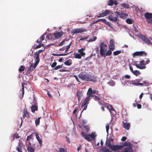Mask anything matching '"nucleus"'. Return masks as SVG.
I'll use <instances>...</instances> for the list:
<instances>
[{
  "instance_id": "nucleus-27",
  "label": "nucleus",
  "mask_w": 152,
  "mask_h": 152,
  "mask_svg": "<svg viewBox=\"0 0 152 152\" xmlns=\"http://www.w3.org/2000/svg\"><path fill=\"white\" fill-rule=\"evenodd\" d=\"M145 16L147 19V20L151 18L152 17V14L151 13H148V12H146L145 14Z\"/></svg>"
},
{
  "instance_id": "nucleus-39",
  "label": "nucleus",
  "mask_w": 152,
  "mask_h": 152,
  "mask_svg": "<svg viewBox=\"0 0 152 152\" xmlns=\"http://www.w3.org/2000/svg\"><path fill=\"white\" fill-rule=\"evenodd\" d=\"M45 50V48H43L42 49L40 50H39V51L35 53L39 55L40 53L42 52H44Z\"/></svg>"
},
{
  "instance_id": "nucleus-60",
  "label": "nucleus",
  "mask_w": 152,
  "mask_h": 152,
  "mask_svg": "<svg viewBox=\"0 0 152 152\" xmlns=\"http://www.w3.org/2000/svg\"><path fill=\"white\" fill-rule=\"evenodd\" d=\"M88 96L86 97V99H87L88 101H89V100L90 99V97L91 96H91V95H88Z\"/></svg>"
},
{
  "instance_id": "nucleus-54",
  "label": "nucleus",
  "mask_w": 152,
  "mask_h": 152,
  "mask_svg": "<svg viewBox=\"0 0 152 152\" xmlns=\"http://www.w3.org/2000/svg\"><path fill=\"white\" fill-rule=\"evenodd\" d=\"M14 138L18 139L20 138V137L18 134H15L14 135Z\"/></svg>"
},
{
  "instance_id": "nucleus-48",
  "label": "nucleus",
  "mask_w": 152,
  "mask_h": 152,
  "mask_svg": "<svg viewBox=\"0 0 152 152\" xmlns=\"http://www.w3.org/2000/svg\"><path fill=\"white\" fill-rule=\"evenodd\" d=\"M97 39V37L96 36H95L93 37V39H90L88 41L89 42H92L94 41H95Z\"/></svg>"
},
{
  "instance_id": "nucleus-52",
  "label": "nucleus",
  "mask_w": 152,
  "mask_h": 152,
  "mask_svg": "<svg viewBox=\"0 0 152 152\" xmlns=\"http://www.w3.org/2000/svg\"><path fill=\"white\" fill-rule=\"evenodd\" d=\"M62 67V65H59L56 66L55 68L54 69L56 70L58 69H60Z\"/></svg>"
},
{
  "instance_id": "nucleus-61",
  "label": "nucleus",
  "mask_w": 152,
  "mask_h": 152,
  "mask_svg": "<svg viewBox=\"0 0 152 152\" xmlns=\"http://www.w3.org/2000/svg\"><path fill=\"white\" fill-rule=\"evenodd\" d=\"M69 53H67L66 54H58V56H64L69 54Z\"/></svg>"
},
{
  "instance_id": "nucleus-2",
  "label": "nucleus",
  "mask_w": 152,
  "mask_h": 152,
  "mask_svg": "<svg viewBox=\"0 0 152 152\" xmlns=\"http://www.w3.org/2000/svg\"><path fill=\"white\" fill-rule=\"evenodd\" d=\"M81 135L84 138L88 141H91L94 140L96 136V134L95 132H92L91 134H88L84 132H82Z\"/></svg>"
},
{
  "instance_id": "nucleus-21",
  "label": "nucleus",
  "mask_w": 152,
  "mask_h": 152,
  "mask_svg": "<svg viewBox=\"0 0 152 152\" xmlns=\"http://www.w3.org/2000/svg\"><path fill=\"white\" fill-rule=\"evenodd\" d=\"M95 93V90H93L91 88H89L88 90L87 94V95H90L93 96L92 95V94H94Z\"/></svg>"
},
{
  "instance_id": "nucleus-33",
  "label": "nucleus",
  "mask_w": 152,
  "mask_h": 152,
  "mask_svg": "<svg viewBox=\"0 0 152 152\" xmlns=\"http://www.w3.org/2000/svg\"><path fill=\"white\" fill-rule=\"evenodd\" d=\"M25 67L24 66H21L19 69V71L21 72L25 70Z\"/></svg>"
},
{
  "instance_id": "nucleus-43",
  "label": "nucleus",
  "mask_w": 152,
  "mask_h": 152,
  "mask_svg": "<svg viewBox=\"0 0 152 152\" xmlns=\"http://www.w3.org/2000/svg\"><path fill=\"white\" fill-rule=\"evenodd\" d=\"M22 147L18 146L16 148V149L18 152H22Z\"/></svg>"
},
{
  "instance_id": "nucleus-36",
  "label": "nucleus",
  "mask_w": 152,
  "mask_h": 152,
  "mask_svg": "<svg viewBox=\"0 0 152 152\" xmlns=\"http://www.w3.org/2000/svg\"><path fill=\"white\" fill-rule=\"evenodd\" d=\"M108 5L110 6H113L114 4V1L113 0H109L108 2Z\"/></svg>"
},
{
  "instance_id": "nucleus-51",
  "label": "nucleus",
  "mask_w": 152,
  "mask_h": 152,
  "mask_svg": "<svg viewBox=\"0 0 152 152\" xmlns=\"http://www.w3.org/2000/svg\"><path fill=\"white\" fill-rule=\"evenodd\" d=\"M86 130V132H88L89 130V127L88 126H84Z\"/></svg>"
},
{
  "instance_id": "nucleus-13",
  "label": "nucleus",
  "mask_w": 152,
  "mask_h": 152,
  "mask_svg": "<svg viewBox=\"0 0 152 152\" xmlns=\"http://www.w3.org/2000/svg\"><path fill=\"white\" fill-rule=\"evenodd\" d=\"M114 40L113 39H110L109 45V49L113 51L115 49V43Z\"/></svg>"
},
{
  "instance_id": "nucleus-41",
  "label": "nucleus",
  "mask_w": 152,
  "mask_h": 152,
  "mask_svg": "<svg viewBox=\"0 0 152 152\" xmlns=\"http://www.w3.org/2000/svg\"><path fill=\"white\" fill-rule=\"evenodd\" d=\"M107 84L111 86H114L115 85V83L113 80H111L110 81L108 82Z\"/></svg>"
},
{
  "instance_id": "nucleus-31",
  "label": "nucleus",
  "mask_w": 152,
  "mask_h": 152,
  "mask_svg": "<svg viewBox=\"0 0 152 152\" xmlns=\"http://www.w3.org/2000/svg\"><path fill=\"white\" fill-rule=\"evenodd\" d=\"M39 44L37 45L36 46V47L34 48V49H36L37 48H39L42 46H44V44H42V43H38Z\"/></svg>"
},
{
  "instance_id": "nucleus-24",
  "label": "nucleus",
  "mask_w": 152,
  "mask_h": 152,
  "mask_svg": "<svg viewBox=\"0 0 152 152\" xmlns=\"http://www.w3.org/2000/svg\"><path fill=\"white\" fill-rule=\"evenodd\" d=\"M85 50V48H82L80 49H79L78 52L82 56H83L85 55V53L83 51Z\"/></svg>"
},
{
  "instance_id": "nucleus-12",
  "label": "nucleus",
  "mask_w": 152,
  "mask_h": 152,
  "mask_svg": "<svg viewBox=\"0 0 152 152\" xmlns=\"http://www.w3.org/2000/svg\"><path fill=\"white\" fill-rule=\"evenodd\" d=\"M107 108L109 110L111 117H113V118L114 116V115L116 113V112L114 110V109L110 105L107 106Z\"/></svg>"
},
{
  "instance_id": "nucleus-28",
  "label": "nucleus",
  "mask_w": 152,
  "mask_h": 152,
  "mask_svg": "<svg viewBox=\"0 0 152 152\" xmlns=\"http://www.w3.org/2000/svg\"><path fill=\"white\" fill-rule=\"evenodd\" d=\"M107 47V45L103 42H102L100 44V49H104V48Z\"/></svg>"
},
{
  "instance_id": "nucleus-16",
  "label": "nucleus",
  "mask_w": 152,
  "mask_h": 152,
  "mask_svg": "<svg viewBox=\"0 0 152 152\" xmlns=\"http://www.w3.org/2000/svg\"><path fill=\"white\" fill-rule=\"evenodd\" d=\"M64 34V33L62 31H61L60 32H57L56 33H54L55 39H59Z\"/></svg>"
},
{
  "instance_id": "nucleus-7",
  "label": "nucleus",
  "mask_w": 152,
  "mask_h": 152,
  "mask_svg": "<svg viewBox=\"0 0 152 152\" xmlns=\"http://www.w3.org/2000/svg\"><path fill=\"white\" fill-rule=\"evenodd\" d=\"M20 79L22 83L23 82V83H22V92H23V94L24 93L23 84H25V83L26 82H28L29 80H27L26 77H20Z\"/></svg>"
},
{
  "instance_id": "nucleus-50",
  "label": "nucleus",
  "mask_w": 152,
  "mask_h": 152,
  "mask_svg": "<svg viewBox=\"0 0 152 152\" xmlns=\"http://www.w3.org/2000/svg\"><path fill=\"white\" fill-rule=\"evenodd\" d=\"M132 72L134 75H135L136 76L138 75L139 74V72L137 70L133 71Z\"/></svg>"
},
{
  "instance_id": "nucleus-59",
  "label": "nucleus",
  "mask_w": 152,
  "mask_h": 152,
  "mask_svg": "<svg viewBox=\"0 0 152 152\" xmlns=\"http://www.w3.org/2000/svg\"><path fill=\"white\" fill-rule=\"evenodd\" d=\"M71 42L68 45L66 46V49H68L70 48L71 45Z\"/></svg>"
},
{
  "instance_id": "nucleus-58",
  "label": "nucleus",
  "mask_w": 152,
  "mask_h": 152,
  "mask_svg": "<svg viewBox=\"0 0 152 152\" xmlns=\"http://www.w3.org/2000/svg\"><path fill=\"white\" fill-rule=\"evenodd\" d=\"M56 64L57 63L56 62H54L51 65V67L52 68L55 67L56 66Z\"/></svg>"
},
{
  "instance_id": "nucleus-23",
  "label": "nucleus",
  "mask_w": 152,
  "mask_h": 152,
  "mask_svg": "<svg viewBox=\"0 0 152 152\" xmlns=\"http://www.w3.org/2000/svg\"><path fill=\"white\" fill-rule=\"evenodd\" d=\"M47 37L49 39L52 40H54L56 39L54 33L50 34L46 36V38H47Z\"/></svg>"
},
{
  "instance_id": "nucleus-20",
  "label": "nucleus",
  "mask_w": 152,
  "mask_h": 152,
  "mask_svg": "<svg viewBox=\"0 0 152 152\" xmlns=\"http://www.w3.org/2000/svg\"><path fill=\"white\" fill-rule=\"evenodd\" d=\"M123 127L125 129L128 130L129 129L130 125V124L128 123H125L123 121Z\"/></svg>"
},
{
  "instance_id": "nucleus-1",
  "label": "nucleus",
  "mask_w": 152,
  "mask_h": 152,
  "mask_svg": "<svg viewBox=\"0 0 152 152\" xmlns=\"http://www.w3.org/2000/svg\"><path fill=\"white\" fill-rule=\"evenodd\" d=\"M78 82L82 83L84 80L90 81L93 82L96 81L95 77H74Z\"/></svg>"
},
{
  "instance_id": "nucleus-19",
  "label": "nucleus",
  "mask_w": 152,
  "mask_h": 152,
  "mask_svg": "<svg viewBox=\"0 0 152 152\" xmlns=\"http://www.w3.org/2000/svg\"><path fill=\"white\" fill-rule=\"evenodd\" d=\"M34 58L35 62V63L38 64L40 61L39 55L35 53L34 56Z\"/></svg>"
},
{
  "instance_id": "nucleus-40",
  "label": "nucleus",
  "mask_w": 152,
  "mask_h": 152,
  "mask_svg": "<svg viewBox=\"0 0 152 152\" xmlns=\"http://www.w3.org/2000/svg\"><path fill=\"white\" fill-rule=\"evenodd\" d=\"M37 106H34L31 107V110L32 112H34L35 111L37 110Z\"/></svg>"
},
{
  "instance_id": "nucleus-37",
  "label": "nucleus",
  "mask_w": 152,
  "mask_h": 152,
  "mask_svg": "<svg viewBox=\"0 0 152 152\" xmlns=\"http://www.w3.org/2000/svg\"><path fill=\"white\" fill-rule=\"evenodd\" d=\"M121 5L122 7L124 8H129V5L127 4L124 3L121 4Z\"/></svg>"
},
{
  "instance_id": "nucleus-29",
  "label": "nucleus",
  "mask_w": 152,
  "mask_h": 152,
  "mask_svg": "<svg viewBox=\"0 0 152 152\" xmlns=\"http://www.w3.org/2000/svg\"><path fill=\"white\" fill-rule=\"evenodd\" d=\"M64 64L67 66H70L72 64L71 59H69L64 62Z\"/></svg>"
},
{
  "instance_id": "nucleus-63",
  "label": "nucleus",
  "mask_w": 152,
  "mask_h": 152,
  "mask_svg": "<svg viewBox=\"0 0 152 152\" xmlns=\"http://www.w3.org/2000/svg\"><path fill=\"white\" fill-rule=\"evenodd\" d=\"M126 139V137H123L121 139V141H125Z\"/></svg>"
},
{
  "instance_id": "nucleus-32",
  "label": "nucleus",
  "mask_w": 152,
  "mask_h": 152,
  "mask_svg": "<svg viewBox=\"0 0 152 152\" xmlns=\"http://www.w3.org/2000/svg\"><path fill=\"white\" fill-rule=\"evenodd\" d=\"M103 12V15H104L105 16L107 15L108 14H109L110 11L109 10H107Z\"/></svg>"
},
{
  "instance_id": "nucleus-14",
  "label": "nucleus",
  "mask_w": 152,
  "mask_h": 152,
  "mask_svg": "<svg viewBox=\"0 0 152 152\" xmlns=\"http://www.w3.org/2000/svg\"><path fill=\"white\" fill-rule=\"evenodd\" d=\"M146 55L147 53L144 51H137L134 52L133 54L134 56H142V55Z\"/></svg>"
},
{
  "instance_id": "nucleus-45",
  "label": "nucleus",
  "mask_w": 152,
  "mask_h": 152,
  "mask_svg": "<svg viewBox=\"0 0 152 152\" xmlns=\"http://www.w3.org/2000/svg\"><path fill=\"white\" fill-rule=\"evenodd\" d=\"M102 151L103 152H112L109 151V149L106 148H104L102 149Z\"/></svg>"
},
{
  "instance_id": "nucleus-8",
  "label": "nucleus",
  "mask_w": 152,
  "mask_h": 152,
  "mask_svg": "<svg viewBox=\"0 0 152 152\" xmlns=\"http://www.w3.org/2000/svg\"><path fill=\"white\" fill-rule=\"evenodd\" d=\"M116 16L118 17L119 16V17L122 19H125L128 16V15L126 13H124L122 11L119 12L118 11H116L115 12Z\"/></svg>"
},
{
  "instance_id": "nucleus-25",
  "label": "nucleus",
  "mask_w": 152,
  "mask_h": 152,
  "mask_svg": "<svg viewBox=\"0 0 152 152\" xmlns=\"http://www.w3.org/2000/svg\"><path fill=\"white\" fill-rule=\"evenodd\" d=\"M29 116V115L27 110L24 109L23 111V119L25 117L28 118Z\"/></svg>"
},
{
  "instance_id": "nucleus-62",
  "label": "nucleus",
  "mask_w": 152,
  "mask_h": 152,
  "mask_svg": "<svg viewBox=\"0 0 152 152\" xmlns=\"http://www.w3.org/2000/svg\"><path fill=\"white\" fill-rule=\"evenodd\" d=\"M59 152H65V150L63 148H60Z\"/></svg>"
},
{
  "instance_id": "nucleus-18",
  "label": "nucleus",
  "mask_w": 152,
  "mask_h": 152,
  "mask_svg": "<svg viewBox=\"0 0 152 152\" xmlns=\"http://www.w3.org/2000/svg\"><path fill=\"white\" fill-rule=\"evenodd\" d=\"M46 35L45 33L42 35L38 39L36 42L37 43H42V41L45 39V35Z\"/></svg>"
},
{
  "instance_id": "nucleus-64",
  "label": "nucleus",
  "mask_w": 152,
  "mask_h": 152,
  "mask_svg": "<svg viewBox=\"0 0 152 152\" xmlns=\"http://www.w3.org/2000/svg\"><path fill=\"white\" fill-rule=\"evenodd\" d=\"M78 109V108L77 107H76L75 108V109L73 111V114H75V113L77 111V110Z\"/></svg>"
},
{
  "instance_id": "nucleus-38",
  "label": "nucleus",
  "mask_w": 152,
  "mask_h": 152,
  "mask_svg": "<svg viewBox=\"0 0 152 152\" xmlns=\"http://www.w3.org/2000/svg\"><path fill=\"white\" fill-rule=\"evenodd\" d=\"M40 117H39L37 119H36L35 120V123L36 126L39 124V123L40 122Z\"/></svg>"
},
{
  "instance_id": "nucleus-56",
  "label": "nucleus",
  "mask_w": 152,
  "mask_h": 152,
  "mask_svg": "<svg viewBox=\"0 0 152 152\" xmlns=\"http://www.w3.org/2000/svg\"><path fill=\"white\" fill-rule=\"evenodd\" d=\"M146 21L148 23L152 24V18H149L148 20H146Z\"/></svg>"
},
{
  "instance_id": "nucleus-30",
  "label": "nucleus",
  "mask_w": 152,
  "mask_h": 152,
  "mask_svg": "<svg viewBox=\"0 0 152 152\" xmlns=\"http://www.w3.org/2000/svg\"><path fill=\"white\" fill-rule=\"evenodd\" d=\"M75 56L74 57L76 58L80 59L81 58V56L80 54L75 53L74 54Z\"/></svg>"
},
{
  "instance_id": "nucleus-3",
  "label": "nucleus",
  "mask_w": 152,
  "mask_h": 152,
  "mask_svg": "<svg viewBox=\"0 0 152 152\" xmlns=\"http://www.w3.org/2000/svg\"><path fill=\"white\" fill-rule=\"evenodd\" d=\"M107 146L113 151H116L121 149L123 146L121 145H114L112 144H107Z\"/></svg>"
},
{
  "instance_id": "nucleus-55",
  "label": "nucleus",
  "mask_w": 152,
  "mask_h": 152,
  "mask_svg": "<svg viewBox=\"0 0 152 152\" xmlns=\"http://www.w3.org/2000/svg\"><path fill=\"white\" fill-rule=\"evenodd\" d=\"M106 20L105 19H100V22H102L105 23H106Z\"/></svg>"
},
{
  "instance_id": "nucleus-49",
  "label": "nucleus",
  "mask_w": 152,
  "mask_h": 152,
  "mask_svg": "<svg viewBox=\"0 0 152 152\" xmlns=\"http://www.w3.org/2000/svg\"><path fill=\"white\" fill-rule=\"evenodd\" d=\"M33 137V135L32 134L30 135L29 136H28L27 137L26 140L27 141H29Z\"/></svg>"
},
{
  "instance_id": "nucleus-9",
  "label": "nucleus",
  "mask_w": 152,
  "mask_h": 152,
  "mask_svg": "<svg viewBox=\"0 0 152 152\" xmlns=\"http://www.w3.org/2000/svg\"><path fill=\"white\" fill-rule=\"evenodd\" d=\"M117 16H115V14L111 12L110 14L108 16V19L110 21L114 22H116L118 20L119 21L118 19L117 18Z\"/></svg>"
},
{
  "instance_id": "nucleus-26",
  "label": "nucleus",
  "mask_w": 152,
  "mask_h": 152,
  "mask_svg": "<svg viewBox=\"0 0 152 152\" xmlns=\"http://www.w3.org/2000/svg\"><path fill=\"white\" fill-rule=\"evenodd\" d=\"M24 142V141L22 139H20L19 140V141L18 143V146L20 147H25V145L23 143Z\"/></svg>"
},
{
  "instance_id": "nucleus-46",
  "label": "nucleus",
  "mask_w": 152,
  "mask_h": 152,
  "mask_svg": "<svg viewBox=\"0 0 152 152\" xmlns=\"http://www.w3.org/2000/svg\"><path fill=\"white\" fill-rule=\"evenodd\" d=\"M126 22L129 24H131L132 23V20L129 18L127 19L126 20Z\"/></svg>"
},
{
  "instance_id": "nucleus-11",
  "label": "nucleus",
  "mask_w": 152,
  "mask_h": 152,
  "mask_svg": "<svg viewBox=\"0 0 152 152\" xmlns=\"http://www.w3.org/2000/svg\"><path fill=\"white\" fill-rule=\"evenodd\" d=\"M144 60H142L140 61L139 64H136V66L140 69H145L146 66L144 64Z\"/></svg>"
},
{
  "instance_id": "nucleus-44",
  "label": "nucleus",
  "mask_w": 152,
  "mask_h": 152,
  "mask_svg": "<svg viewBox=\"0 0 152 152\" xmlns=\"http://www.w3.org/2000/svg\"><path fill=\"white\" fill-rule=\"evenodd\" d=\"M65 41H67V40L65 39L63 40L59 44L56 45V46H61L63 45L64 44Z\"/></svg>"
},
{
  "instance_id": "nucleus-22",
  "label": "nucleus",
  "mask_w": 152,
  "mask_h": 152,
  "mask_svg": "<svg viewBox=\"0 0 152 152\" xmlns=\"http://www.w3.org/2000/svg\"><path fill=\"white\" fill-rule=\"evenodd\" d=\"M106 51L107 50L104 49H100V54L102 57H103L105 58L106 56L105 54Z\"/></svg>"
},
{
  "instance_id": "nucleus-5",
  "label": "nucleus",
  "mask_w": 152,
  "mask_h": 152,
  "mask_svg": "<svg viewBox=\"0 0 152 152\" xmlns=\"http://www.w3.org/2000/svg\"><path fill=\"white\" fill-rule=\"evenodd\" d=\"M146 81H143L139 79L134 81L133 84L136 86H143L144 85L147 84Z\"/></svg>"
},
{
  "instance_id": "nucleus-10",
  "label": "nucleus",
  "mask_w": 152,
  "mask_h": 152,
  "mask_svg": "<svg viewBox=\"0 0 152 152\" xmlns=\"http://www.w3.org/2000/svg\"><path fill=\"white\" fill-rule=\"evenodd\" d=\"M38 64L35 63L34 64L31 63L30 66L27 68V72L30 73L31 72L34 70L35 69Z\"/></svg>"
},
{
  "instance_id": "nucleus-42",
  "label": "nucleus",
  "mask_w": 152,
  "mask_h": 152,
  "mask_svg": "<svg viewBox=\"0 0 152 152\" xmlns=\"http://www.w3.org/2000/svg\"><path fill=\"white\" fill-rule=\"evenodd\" d=\"M121 53V50H117L115 51H114L113 52V54L114 56L117 55Z\"/></svg>"
},
{
  "instance_id": "nucleus-15",
  "label": "nucleus",
  "mask_w": 152,
  "mask_h": 152,
  "mask_svg": "<svg viewBox=\"0 0 152 152\" xmlns=\"http://www.w3.org/2000/svg\"><path fill=\"white\" fill-rule=\"evenodd\" d=\"M27 150L28 152H34V148L32 147L30 142H28V146L27 148Z\"/></svg>"
},
{
  "instance_id": "nucleus-47",
  "label": "nucleus",
  "mask_w": 152,
  "mask_h": 152,
  "mask_svg": "<svg viewBox=\"0 0 152 152\" xmlns=\"http://www.w3.org/2000/svg\"><path fill=\"white\" fill-rule=\"evenodd\" d=\"M112 53V52L110 50H108L107 53H106V56H110L111 55Z\"/></svg>"
},
{
  "instance_id": "nucleus-53",
  "label": "nucleus",
  "mask_w": 152,
  "mask_h": 152,
  "mask_svg": "<svg viewBox=\"0 0 152 152\" xmlns=\"http://www.w3.org/2000/svg\"><path fill=\"white\" fill-rule=\"evenodd\" d=\"M109 125L108 124H107L106 125V132L107 134H108V130L109 129Z\"/></svg>"
},
{
  "instance_id": "nucleus-57",
  "label": "nucleus",
  "mask_w": 152,
  "mask_h": 152,
  "mask_svg": "<svg viewBox=\"0 0 152 152\" xmlns=\"http://www.w3.org/2000/svg\"><path fill=\"white\" fill-rule=\"evenodd\" d=\"M88 38V37H81L79 40V41H83L84 40V39H87Z\"/></svg>"
},
{
  "instance_id": "nucleus-17",
  "label": "nucleus",
  "mask_w": 152,
  "mask_h": 152,
  "mask_svg": "<svg viewBox=\"0 0 152 152\" xmlns=\"http://www.w3.org/2000/svg\"><path fill=\"white\" fill-rule=\"evenodd\" d=\"M35 135L36 139L39 144L40 147H41L42 146V141L41 138L40 137L38 134L37 133H35Z\"/></svg>"
},
{
  "instance_id": "nucleus-35",
  "label": "nucleus",
  "mask_w": 152,
  "mask_h": 152,
  "mask_svg": "<svg viewBox=\"0 0 152 152\" xmlns=\"http://www.w3.org/2000/svg\"><path fill=\"white\" fill-rule=\"evenodd\" d=\"M113 139L111 138L109 139L107 141V142L106 143L107 146V144L108 143L112 144H113Z\"/></svg>"
},
{
  "instance_id": "nucleus-4",
  "label": "nucleus",
  "mask_w": 152,
  "mask_h": 152,
  "mask_svg": "<svg viewBox=\"0 0 152 152\" xmlns=\"http://www.w3.org/2000/svg\"><path fill=\"white\" fill-rule=\"evenodd\" d=\"M139 37L145 43L148 45L152 44V42L150 40L144 35L142 34H141L140 35Z\"/></svg>"
},
{
  "instance_id": "nucleus-6",
  "label": "nucleus",
  "mask_w": 152,
  "mask_h": 152,
  "mask_svg": "<svg viewBox=\"0 0 152 152\" xmlns=\"http://www.w3.org/2000/svg\"><path fill=\"white\" fill-rule=\"evenodd\" d=\"M86 30L83 28H77L73 29L71 31V34L74 35L77 33H81L85 32Z\"/></svg>"
},
{
  "instance_id": "nucleus-34",
  "label": "nucleus",
  "mask_w": 152,
  "mask_h": 152,
  "mask_svg": "<svg viewBox=\"0 0 152 152\" xmlns=\"http://www.w3.org/2000/svg\"><path fill=\"white\" fill-rule=\"evenodd\" d=\"M88 101L86 99L84 100L82 104V107L84 106L86 104H88Z\"/></svg>"
}]
</instances>
